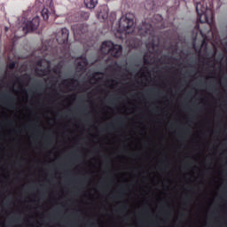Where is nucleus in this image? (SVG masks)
<instances>
[{"label":"nucleus","mask_w":227,"mask_h":227,"mask_svg":"<svg viewBox=\"0 0 227 227\" xmlns=\"http://www.w3.org/2000/svg\"><path fill=\"white\" fill-rule=\"evenodd\" d=\"M101 51L103 54L111 53L112 56L118 58L121 55V45L114 44L113 42L107 41L102 43Z\"/></svg>","instance_id":"f257e3e1"},{"label":"nucleus","mask_w":227,"mask_h":227,"mask_svg":"<svg viewBox=\"0 0 227 227\" xmlns=\"http://www.w3.org/2000/svg\"><path fill=\"white\" fill-rule=\"evenodd\" d=\"M119 33L127 35L134 31V20L129 18V16H122L119 20Z\"/></svg>","instance_id":"f03ea898"},{"label":"nucleus","mask_w":227,"mask_h":227,"mask_svg":"<svg viewBox=\"0 0 227 227\" xmlns=\"http://www.w3.org/2000/svg\"><path fill=\"white\" fill-rule=\"evenodd\" d=\"M41 13L43 20H49V19H53L54 15H56V11L52 5H50L44 7Z\"/></svg>","instance_id":"7ed1b4c3"},{"label":"nucleus","mask_w":227,"mask_h":227,"mask_svg":"<svg viewBox=\"0 0 227 227\" xmlns=\"http://www.w3.org/2000/svg\"><path fill=\"white\" fill-rule=\"evenodd\" d=\"M38 26H40V17L35 16L32 20L27 22L26 27L23 29L35 31V29H38Z\"/></svg>","instance_id":"20e7f679"},{"label":"nucleus","mask_w":227,"mask_h":227,"mask_svg":"<svg viewBox=\"0 0 227 227\" xmlns=\"http://www.w3.org/2000/svg\"><path fill=\"white\" fill-rule=\"evenodd\" d=\"M57 42L59 43H67L68 42V29L62 28L57 33Z\"/></svg>","instance_id":"39448f33"},{"label":"nucleus","mask_w":227,"mask_h":227,"mask_svg":"<svg viewBox=\"0 0 227 227\" xmlns=\"http://www.w3.org/2000/svg\"><path fill=\"white\" fill-rule=\"evenodd\" d=\"M200 8H201V4H197L196 10H197L198 15H200V21L208 22L209 18L207 16V13H210V10L207 11V9L203 7V9H200Z\"/></svg>","instance_id":"423d86ee"},{"label":"nucleus","mask_w":227,"mask_h":227,"mask_svg":"<svg viewBox=\"0 0 227 227\" xmlns=\"http://www.w3.org/2000/svg\"><path fill=\"white\" fill-rule=\"evenodd\" d=\"M109 17V7L102 6L100 7L99 11L98 12V19L101 22H104Z\"/></svg>","instance_id":"0eeeda50"},{"label":"nucleus","mask_w":227,"mask_h":227,"mask_svg":"<svg viewBox=\"0 0 227 227\" xmlns=\"http://www.w3.org/2000/svg\"><path fill=\"white\" fill-rule=\"evenodd\" d=\"M75 64L77 70H84V68H86V66L88 65V60H86V58L84 57L78 58L75 60Z\"/></svg>","instance_id":"6e6552de"},{"label":"nucleus","mask_w":227,"mask_h":227,"mask_svg":"<svg viewBox=\"0 0 227 227\" xmlns=\"http://www.w3.org/2000/svg\"><path fill=\"white\" fill-rule=\"evenodd\" d=\"M98 0H84V4L89 10H93L97 6Z\"/></svg>","instance_id":"1a4fd4ad"},{"label":"nucleus","mask_w":227,"mask_h":227,"mask_svg":"<svg viewBox=\"0 0 227 227\" xmlns=\"http://www.w3.org/2000/svg\"><path fill=\"white\" fill-rule=\"evenodd\" d=\"M152 47H155V46H153V44L147 43V49H149L150 52H152Z\"/></svg>","instance_id":"9d476101"},{"label":"nucleus","mask_w":227,"mask_h":227,"mask_svg":"<svg viewBox=\"0 0 227 227\" xmlns=\"http://www.w3.org/2000/svg\"><path fill=\"white\" fill-rule=\"evenodd\" d=\"M40 3H47V1L50 3V4H52V0H39Z\"/></svg>","instance_id":"9b49d317"},{"label":"nucleus","mask_w":227,"mask_h":227,"mask_svg":"<svg viewBox=\"0 0 227 227\" xmlns=\"http://www.w3.org/2000/svg\"><path fill=\"white\" fill-rule=\"evenodd\" d=\"M9 68H11V69L15 68V63H12V64L9 66Z\"/></svg>","instance_id":"f8f14e48"},{"label":"nucleus","mask_w":227,"mask_h":227,"mask_svg":"<svg viewBox=\"0 0 227 227\" xmlns=\"http://www.w3.org/2000/svg\"><path fill=\"white\" fill-rule=\"evenodd\" d=\"M143 31H145V28L140 29V35H143Z\"/></svg>","instance_id":"ddd939ff"},{"label":"nucleus","mask_w":227,"mask_h":227,"mask_svg":"<svg viewBox=\"0 0 227 227\" xmlns=\"http://www.w3.org/2000/svg\"><path fill=\"white\" fill-rule=\"evenodd\" d=\"M145 34L146 35L150 34V30L145 31Z\"/></svg>","instance_id":"4468645a"},{"label":"nucleus","mask_w":227,"mask_h":227,"mask_svg":"<svg viewBox=\"0 0 227 227\" xmlns=\"http://www.w3.org/2000/svg\"><path fill=\"white\" fill-rule=\"evenodd\" d=\"M116 36H118V34H116ZM118 37L119 38H123V36H121V35H119Z\"/></svg>","instance_id":"2eb2a0df"},{"label":"nucleus","mask_w":227,"mask_h":227,"mask_svg":"<svg viewBox=\"0 0 227 227\" xmlns=\"http://www.w3.org/2000/svg\"><path fill=\"white\" fill-rule=\"evenodd\" d=\"M5 31H8V27H5Z\"/></svg>","instance_id":"dca6fc26"}]
</instances>
